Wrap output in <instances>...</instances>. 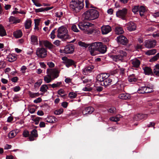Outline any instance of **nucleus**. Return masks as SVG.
Returning <instances> with one entry per match:
<instances>
[{
  "mask_svg": "<svg viewBox=\"0 0 159 159\" xmlns=\"http://www.w3.org/2000/svg\"><path fill=\"white\" fill-rule=\"evenodd\" d=\"M117 41L119 44L125 46L127 45L128 42L127 39L123 35H120L117 37Z\"/></svg>",
  "mask_w": 159,
  "mask_h": 159,
  "instance_id": "9d476101",
  "label": "nucleus"
},
{
  "mask_svg": "<svg viewBox=\"0 0 159 159\" xmlns=\"http://www.w3.org/2000/svg\"><path fill=\"white\" fill-rule=\"evenodd\" d=\"M146 86L140 87L139 88L138 90V92L139 93H146L147 90H146Z\"/></svg>",
  "mask_w": 159,
  "mask_h": 159,
  "instance_id": "2f4dec72",
  "label": "nucleus"
},
{
  "mask_svg": "<svg viewBox=\"0 0 159 159\" xmlns=\"http://www.w3.org/2000/svg\"><path fill=\"white\" fill-rule=\"evenodd\" d=\"M153 72L156 75L159 76V64H156L154 66Z\"/></svg>",
  "mask_w": 159,
  "mask_h": 159,
  "instance_id": "bb28decb",
  "label": "nucleus"
},
{
  "mask_svg": "<svg viewBox=\"0 0 159 159\" xmlns=\"http://www.w3.org/2000/svg\"><path fill=\"white\" fill-rule=\"evenodd\" d=\"M6 35L7 33L4 27L0 24V36L3 37Z\"/></svg>",
  "mask_w": 159,
  "mask_h": 159,
  "instance_id": "7c9ffc66",
  "label": "nucleus"
},
{
  "mask_svg": "<svg viewBox=\"0 0 159 159\" xmlns=\"http://www.w3.org/2000/svg\"><path fill=\"white\" fill-rule=\"evenodd\" d=\"M43 44L44 46L49 49H52L53 48L54 46L50 42L46 40L44 41L43 42Z\"/></svg>",
  "mask_w": 159,
  "mask_h": 159,
  "instance_id": "cd10ccee",
  "label": "nucleus"
},
{
  "mask_svg": "<svg viewBox=\"0 0 159 159\" xmlns=\"http://www.w3.org/2000/svg\"><path fill=\"white\" fill-rule=\"evenodd\" d=\"M139 6H134L132 9V11L135 14L137 13L139 11Z\"/></svg>",
  "mask_w": 159,
  "mask_h": 159,
  "instance_id": "3c124183",
  "label": "nucleus"
},
{
  "mask_svg": "<svg viewBox=\"0 0 159 159\" xmlns=\"http://www.w3.org/2000/svg\"><path fill=\"white\" fill-rule=\"evenodd\" d=\"M56 16L57 17L60 18L63 15V13L62 12H57L56 13Z\"/></svg>",
  "mask_w": 159,
  "mask_h": 159,
  "instance_id": "774afa93",
  "label": "nucleus"
},
{
  "mask_svg": "<svg viewBox=\"0 0 159 159\" xmlns=\"http://www.w3.org/2000/svg\"><path fill=\"white\" fill-rule=\"evenodd\" d=\"M102 34H107L110 32L111 30V27L108 25L102 26L101 28Z\"/></svg>",
  "mask_w": 159,
  "mask_h": 159,
  "instance_id": "6ab92c4d",
  "label": "nucleus"
},
{
  "mask_svg": "<svg viewBox=\"0 0 159 159\" xmlns=\"http://www.w3.org/2000/svg\"><path fill=\"white\" fill-rule=\"evenodd\" d=\"M32 1L33 3H34V5L37 7H40L42 6L41 4L37 2H36V0H32Z\"/></svg>",
  "mask_w": 159,
  "mask_h": 159,
  "instance_id": "052dcab7",
  "label": "nucleus"
},
{
  "mask_svg": "<svg viewBox=\"0 0 159 159\" xmlns=\"http://www.w3.org/2000/svg\"><path fill=\"white\" fill-rule=\"evenodd\" d=\"M109 76V74L105 73H102L98 75L96 77L97 81L103 83L106 78Z\"/></svg>",
  "mask_w": 159,
  "mask_h": 159,
  "instance_id": "ddd939ff",
  "label": "nucleus"
},
{
  "mask_svg": "<svg viewBox=\"0 0 159 159\" xmlns=\"http://www.w3.org/2000/svg\"><path fill=\"white\" fill-rule=\"evenodd\" d=\"M112 80L111 78V77L109 75V77L105 79L103 82L101 83V84L102 86L107 87L112 84Z\"/></svg>",
  "mask_w": 159,
  "mask_h": 159,
  "instance_id": "f3484780",
  "label": "nucleus"
},
{
  "mask_svg": "<svg viewBox=\"0 0 159 159\" xmlns=\"http://www.w3.org/2000/svg\"><path fill=\"white\" fill-rule=\"evenodd\" d=\"M44 80L45 82H46L47 83H48L51 82V81L53 80L52 78L50 77H47L46 76H45L44 77Z\"/></svg>",
  "mask_w": 159,
  "mask_h": 159,
  "instance_id": "c03bdc74",
  "label": "nucleus"
},
{
  "mask_svg": "<svg viewBox=\"0 0 159 159\" xmlns=\"http://www.w3.org/2000/svg\"><path fill=\"white\" fill-rule=\"evenodd\" d=\"M145 46L146 48H150L154 47L156 45V41L155 40H148L145 42Z\"/></svg>",
  "mask_w": 159,
  "mask_h": 159,
  "instance_id": "9b49d317",
  "label": "nucleus"
},
{
  "mask_svg": "<svg viewBox=\"0 0 159 159\" xmlns=\"http://www.w3.org/2000/svg\"><path fill=\"white\" fill-rule=\"evenodd\" d=\"M79 45L84 47H85V48H87L89 45V44H86L84 42H83L81 41H80L78 43Z\"/></svg>",
  "mask_w": 159,
  "mask_h": 159,
  "instance_id": "de8ad7c7",
  "label": "nucleus"
},
{
  "mask_svg": "<svg viewBox=\"0 0 159 159\" xmlns=\"http://www.w3.org/2000/svg\"><path fill=\"white\" fill-rule=\"evenodd\" d=\"M62 84V82H57L56 83H54L52 84V87L54 88L57 87H59Z\"/></svg>",
  "mask_w": 159,
  "mask_h": 159,
  "instance_id": "79ce46f5",
  "label": "nucleus"
},
{
  "mask_svg": "<svg viewBox=\"0 0 159 159\" xmlns=\"http://www.w3.org/2000/svg\"><path fill=\"white\" fill-rule=\"evenodd\" d=\"M99 12L94 9H90L84 13L85 19L92 20L97 18L99 16Z\"/></svg>",
  "mask_w": 159,
  "mask_h": 159,
  "instance_id": "7ed1b4c3",
  "label": "nucleus"
},
{
  "mask_svg": "<svg viewBox=\"0 0 159 159\" xmlns=\"http://www.w3.org/2000/svg\"><path fill=\"white\" fill-rule=\"evenodd\" d=\"M20 88L19 86H16L13 88V90L14 92H17L19 91Z\"/></svg>",
  "mask_w": 159,
  "mask_h": 159,
  "instance_id": "680f3d73",
  "label": "nucleus"
},
{
  "mask_svg": "<svg viewBox=\"0 0 159 159\" xmlns=\"http://www.w3.org/2000/svg\"><path fill=\"white\" fill-rule=\"evenodd\" d=\"M108 111L111 113L116 114V109L114 107H112L108 110Z\"/></svg>",
  "mask_w": 159,
  "mask_h": 159,
  "instance_id": "8fccbe9b",
  "label": "nucleus"
},
{
  "mask_svg": "<svg viewBox=\"0 0 159 159\" xmlns=\"http://www.w3.org/2000/svg\"><path fill=\"white\" fill-rule=\"evenodd\" d=\"M147 116V114L139 113L134 116L133 119L135 121H139L143 119H146Z\"/></svg>",
  "mask_w": 159,
  "mask_h": 159,
  "instance_id": "2eb2a0df",
  "label": "nucleus"
},
{
  "mask_svg": "<svg viewBox=\"0 0 159 159\" xmlns=\"http://www.w3.org/2000/svg\"><path fill=\"white\" fill-rule=\"evenodd\" d=\"M47 50L44 48H38L36 52V54L38 57L44 58L47 56Z\"/></svg>",
  "mask_w": 159,
  "mask_h": 159,
  "instance_id": "1a4fd4ad",
  "label": "nucleus"
},
{
  "mask_svg": "<svg viewBox=\"0 0 159 159\" xmlns=\"http://www.w3.org/2000/svg\"><path fill=\"white\" fill-rule=\"evenodd\" d=\"M13 35L14 37L16 38H18L21 37L22 35V32L20 30H19L13 33Z\"/></svg>",
  "mask_w": 159,
  "mask_h": 159,
  "instance_id": "c756f323",
  "label": "nucleus"
},
{
  "mask_svg": "<svg viewBox=\"0 0 159 159\" xmlns=\"http://www.w3.org/2000/svg\"><path fill=\"white\" fill-rule=\"evenodd\" d=\"M137 80V77L134 74L130 75L128 78V80L130 82H135Z\"/></svg>",
  "mask_w": 159,
  "mask_h": 159,
  "instance_id": "393cba45",
  "label": "nucleus"
},
{
  "mask_svg": "<svg viewBox=\"0 0 159 159\" xmlns=\"http://www.w3.org/2000/svg\"><path fill=\"white\" fill-rule=\"evenodd\" d=\"M48 89V85L43 84L41 86L40 91L42 92L45 93L47 91V89Z\"/></svg>",
  "mask_w": 159,
  "mask_h": 159,
  "instance_id": "e433bc0d",
  "label": "nucleus"
},
{
  "mask_svg": "<svg viewBox=\"0 0 159 159\" xmlns=\"http://www.w3.org/2000/svg\"><path fill=\"white\" fill-rule=\"evenodd\" d=\"M146 90H147L146 93H148L153 92L154 90L153 88L148 86H146Z\"/></svg>",
  "mask_w": 159,
  "mask_h": 159,
  "instance_id": "5fc2aeb1",
  "label": "nucleus"
},
{
  "mask_svg": "<svg viewBox=\"0 0 159 159\" xmlns=\"http://www.w3.org/2000/svg\"><path fill=\"white\" fill-rule=\"evenodd\" d=\"M56 120H57V119L56 117L53 116H50L47 117L46 119V121L48 122L54 123L56 121Z\"/></svg>",
  "mask_w": 159,
  "mask_h": 159,
  "instance_id": "b1692460",
  "label": "nucleus"
},
{
  "mask_svg": "<svg viewBox=\"0 0 159 159\" xmlns=\"http://www.w3.org/2000/svg\"><path fill=\"white\" fill-rule=\"evenodd\" d=\"M63 112L62 108H61L58 110H57L54 111V113L56 115H59L62 113Z\"/></svg>",
  "mask_w": 159,
  "mask_h": 159,
  "instance_id": "a18cd8bd",
  "label": "nucleus"
},
{
  "mask_svg": "<svg viewBox=\"0 0 159 159\" xmlns=\"http://www.w3.org/2000/svg\"><path fill=\"white\" fill-rule=\"evenodd\" d=\"M90 54L93 56L96 55L97 52L104 53L107 51V47L102 42H96L92 43L89 47Z\"/></svg>",
  "mask_w": 159,
  "mask_h": 159,
  "instance_id": "f257e3e1",
  "label": "nucleus"
},
{
  "mask_svg": "<svg viewBox=\"0 0 159 159\" xmlns=\"http://www.w3.org/2000/svg\"><path fill=\"white\" fill-rule=\"evenodd\" d=\"M159 58V52L157 53L155 56H153L150 60L151 62L154 61H157Z\"/></svg>",
  "mask_w": 159,
  "mask_h": 159,
  "instance_id": "a19ab883",
  "label": "nucleus"
},
{
  "mask_svg": "<svg viewBox=\"0 0 159 159\" xmlns=\"http://www.w3.org/2000/svg\"><path fill=\"white\" fill-rule=\"evenodd\" d=\"M31 42L34 43H36L38 42L37 38L36 36L34 35H32L31 37Z\"/></svg>",
  "mask_w": 159,
  "mask_h": 159,
  "instance_id": "ea45409f",
  "label": "nucleus"
},
{
  "mask_svg": "<svg viewBox=\"0 0 159 159\" xmlns=\"http://www.w3.org/2000/svg\"><path fill=\"white\" fill-rule=\"evenodd\" d=\"M116 32L118 34H122L124 33V31L122 27H117L115 29Z\"/></svg>",
  "mask_w": 159,
  "mask_h": 159,
  "instance_id": "72a5a7b5",
  "label": "nucleus"
},
{
  "mask_svg": "<svg viewBox=\"0 0 159 159\" xmlns=\"http://www.w3.org/2000/svg\"><path fill=\"white\" fill-rule=\"evenodd\" d=\"M91 24L89 23H80L78 25L80 29L84 31L85 33L92 34L93 32V29L89 28Z\"/></svg>",
  "mask_w": 159,
  "mask_h": 159,
  "instance_id": "39448f33",
  "label": "nucleus"
},
{
  "mask_svg": "<svg viewBox=\"0 0 159 159\" xmlns=\"http://www.w3.org/2000/svg\"><path fill=\"white\" fill-rule=\"evenodd\" d=\"M42 82V80H39L38 81L35 83L34 84V86L36 88L37 85H38L39 86L40 85Z\"/></svg>",
  "mask_w": 159,
  "mask_h": 159,
  "instance_id": "bf43d9fd",
  "label": "nucleus"
},
{
  "mask_svg": "<svg viewBox=\"0 0 159 159\" xmlns=\"http://www.w3.org/2000/svg\"><path fill=\"white\" fill-rule=\"evenodd\" d=\"M71 29L73 31L75 32H78L79 31V30L77 28V26L75 25H72Z\"/></svg>",
  "mask_w": 159,
  "mask_h": 159,
  "instance_id": "6e6d98bb",
  "label": "nucleus"
},
{
  "mask_svg": "<svg viewBox=\"0 0 159 159\" xmlns=\"http://www.w3.org/2000/svg\"><path fill=\"white\" fill-rule=\"evenodd\" d=\"M16 134V132L14 131H11L8 134V137L10 138H12L15 137Z\"/></svg>",
  "mask_w": 159,
  "mask_h": 159,
  "instance_id": "864d4df0",
  "label": "nucleus"
},
{
  "mask_svg": "<svg viewBox=\"0 0 159 159\" xmlns=\"http://www.w3.org/2000/svg\"><path fill=\"white\" fill-rule=\"evenodd\" d=\"M95 88V90L98 92L102 91L103 89V87L101 86H97Z\"/></svg>",
  "mask_w": 159,
  "mask_h": 159,
  "instance_id": "0e129e2a",
  "label": "nucleus"
},
{
  "mask_svg": "<svg viewBox=\"0 0 159 159\" xmlns=\"http://www.w3.org/2000/svg\"><path fill=\"white\" fill-rule=\"evenodd\" d=\"M38 136L37 131L36 129H33L31 132L30 136L29 137L30 141H32L34 140V137H37Z\"/></svg>",
  "mask_w": 159,
  "mask_h": 159,
  "instance_id": "aec40b11",
  "label": "nucleus"
},
{
  "mask_svg": "<svg viewBox=\"0 0 159 159\" xmlns=\"http://www.w3.org/2000/svg\"><path fill=\"white\" fill-rule=\"evenodd\" d=\"M71 2L70 7L74 13L79 11L84 7V0H72Z\"/></svg>",
  "mask_w": 159,
  "mask_h": 159,
  "instance_id": "f03ea898",
  "label": "nucleus"
},
{
  "mask_svg": "<svg viewBox=\"0 0 159 159\" xmlns=\"http://www.w3.org/2000/svg\"><path fill=\"white\" fill-rule=\"evenodd\" d=\"M8 58H9L8 61L10 62H13L17 59L16 57L12 54H10L8 56Z\"/></svg>",
  "mask_w": 159,
  "mask_h": 159,
  "instance_id": "4c0bfd02",
  "label": "nucleus"
},
{
  "mask_svg": "<svg viewBox=\"0 0 159 159\" xmlns=\"http://www.w3.org/2000/svg\"><path fill=\"white\" fill-rule=\"evenodd\" d=\"M156 52V50L155 49H152L148 50L146 53L147 55H153Z\"/></svg>",
  "mask_w": 159,
  "mask_h": 159,
  "instance_id": "58836bf2",
  "label": "nucleus"
},
{
  "mask_svg": "<svg viewBox=\"0 0 159 159\" xmlns=\"http://www.w3.org/2000/svg\"><path fill=\"white\" fill-rule=\"evenodd\" d=\"M146 10L145 7L143 6H141L139 7V11L140 15L142 16H144V13L145 12Z\"/></svg>",
  "mask_w": 159,
  "mask_h": 159,
  "instance_id": "a878e982",
  "label": "nucleus"
},
{
  "mask_svg": "<svg viewBox=\"0 0 159 159\" xmlns=\"http://www.w3.org/2000/svg\"><path fill=\"white\" fill-rule=\"evenodd\" d=\"M64 64L68 68L69 67L72 66H74L75 68L76 67V65L75 64V62L71 59H69L68 60L66 61H64Z\"/></svg>",
  "mask_w": 159,
  "mask_h": 159,
  "instance_id": "a211bd4d",
  "label": "nucleus"
},
{
  "mask_svg": "<svg viewBox=\"0 0 159 159\" xmlns=\"http://www.w3.org/2000/svg\"><path fill=\"white\" fill-rule=\"evenodd\" d=\"M120 115H117L116 116L111 117L110 118V120L114 122H117L120 120Z\"/></svg>",
  "mask_w": 159,
  "mask_h": 159,
  "instance_id": "f704fd0d",
  "label": "nucleus"
},
{
  "mask_svg": "<svg viewBox=\"0 0 159 159\" xmlns=\"http://www.w3.org/2000/svg\"><path fill=\"white\" fill-rule=\"evenodd\" d=\"M94 68V66L93 65H90L85 67L83 70L84 73H86L87 72H91L92 70Z\"/></svg>",
  "mask_w": 159,
  "mask_h": 159,
  "instance_id": "c85d7f7f",
  "label": "nucleus"
},
{
  "mask_svg": "<svg viewBox=\"0 0 159 159\" xmlns=\"http://www.w3.org/2000/svg\"><path fill=\"white\" fill-rule=\"evenodd\" d=\"M23 135L25 137H29L30 135L29 131L27 130H25L24 131Z\"/></svg>",
  "mask_w": 159,
  "mask_h": 159,
  "instance_id": "603ef678",
  "label": "nucleus"
},
{
  "mask_svg": "<svg viewBox=\"0 0 159 159\" xmlns=\"http://www.w3.org/2000/svg\"><path fill=\"white\" fill-rule=\"evenodd\" d=\"M94 111V108L92 107H84L82 110V113L84 115L91 114Z\"/></svg>",
  "mask_w": 159,
  "mask_h": 159,
  "instance_id": "dca6fc26",
  "label": "nucleus"
},
{
  "mask_svg": "<svg viewBox=\"0 0 159 159\" xmlns=\"http://www.w3.org/2000/svg\"><path fill=\"white\" fill-rule=\"evenodd\" d=\"M46 73L48 76L51 77L54 80L59 76V71L56 68H48L47 70Z\"/></svg>",
  "mask_w": 159,
  "mask_h": 159,
  "instance_id": "0eeeda50",
  "label": "nucleus"
},
{
  "mask_svg": "<svg viewBox=\"0 0 159 159\" xmlns=\"http://www.w3.org/2000/svg\"><path fill=\"white\" fill-rule=\"evenodd\" d=\"M131 61L133 65V67L136 68H138L139 67L140 64V61L139 60L135 59L131 60Z\"/></svg>",
  "mask_w": 159,
  "mask_h": 159,
  "instance_id": "412c9836",
  "label": "nucleus"
},
{
  "mask_svg": "<svg viewBox=\"0 0 159 159\" xmlns=\"http://www.w3.org/2000/svg\"><path fill=\"white\" fill-rule=\"evenodd\" d=\"M29 95L30 97L32 98H35L39 96V93H34L31 92H30L29 93Z\"/></svg>",
  "mask_w": 159,
  "mask_h": 159,
  "instance_id": "37998d69",
  "label": "nucleus"
},
{
  "mask_svg": "<svg viewBox=\"0 0 159 159\" xmlns=\"http://www.w3.org/2000/svg\"><path fill=\"white\" fill-rule=\"evenodd\" d=\"M143 69L144 70V73L146 75H149L153 73V70L152 71L151 68L149 67L145 66L143 67Z\"/></svg>",
  "mask_w": 159,
  "mask_h": 159,
  "instance_id": "5701e85b",
  "label": "nucleus"
},
{
  "mask_svg": "<svg viewBox=\"0 0 159 159\" xmlns=\"http://www.w3.org/2000/svg\"><path fill=\"white\" fill-rule=\"evenodd\" d=\"M68 105V103L67 102H63L61 103V106L65 108H66Z\"/></svg>",
  "mask_w": 159,
  "mask_h": 159,
  "instance_id": "338daca9",
  "label": "nucleus"
},
{
  "mask_svg": "<svg viewBox=\"0 0 159 159\" xmlns=\"http://www.w3.org/2000/svg\"><path fill=\"white\" fill-rule=\"evenodd\" d=\"M34 9L35 10V12L36 13H38V12H39L44 11L43 8H39V9L34 8Z\"/></svg>",
  "mask_w": 159,
  "mask_h": 159,
  "instance_id": "13d9d810",
  "label": "nucleus"
},
{
  "mask_svg": "<svg viewBox=\"0 0 159 159\" xmlns=\"http://www.w3.org/2000/svg\"><path fill=\"white\" fill-rule=\"evenodd\" d=\"M42 101V99L40 98H37L36 99L34 100V102L35 103H38L40 102H41Z\"/></svg>",
  "mask_w": 159,
  "mask_h": 159,
  "instance_id": "69168bd1",
  "label": "nucleus"
},
{
  "mask_svg": "<svg viewBox=\"0 0 159 159\" xmlns=\"http://www.w3.org/2000/svg\"><path fill=\"white\" fill-rule=\"evenodd\" d=\"M32 21L31 20H27L25 23V27L26 29H29L31 26Z\"/></svg>",
  "mask_w": 159,
  "mask_h": 159,
  "instance_id": "c9c22d12",
  "label": "nucleus"
},
{
  "mask_svg": "<svg viewBox=\"0 0 159 159\" xmlns=\"http://www.w3.org/2000/svg\"><path fill=\"white\" fill-rule=\"evenodd\" d=\"M127 30L129 31H134L136 29V25L133 21H130L126 24Z\"/></svg>",
  "mask_w": 159,
  "mask_h": 159,
  "instance_id": "f8f14e48",
  "label": "nucleus"
},
{
  "mask_svg": "<svg viewBox=\"0 0 159 159\" xmlns=\"http://www.w3.org/2000/svg\"><path fill=\"white\" fill-rule=\"evenodd\" d=\"M47 65L50 68L54 67L55 66L54 64L52 62H48L47 63Z\"/></svg>",
  "mask_w": 159,
  "mask_h": 159,
  "instance_id": "e2e57ef3",
  "label": "nucleus"
},
{
  "mask_svg": "<svg viewBox=\"0 0 159 159\" xmlns=\"http://www.w3.org/2000/svg\"><path fill=\"white\" fill-rule=\"evenodd\" d=\"M57 93L58 94L61 95V94H64L65 92L63 89H61L57 91Z\"/></svg>",
  "mask_w": 159,
  "mask_h": 159,
  "instance_id": "4d7b16f0",
  "label": "nucleus"
},
{
  "mask_svg": "<svg viewBox=\"0 0 159 159\" xmlns=\"http://www.w3.org/2000/svg\"><path fill=\"white\" fill-rule=\"evenodd\" d=\"M9 21L13 23H17L20 22V20L16 19L15 17L13 16H11L9 18Z\"/></svg>",
  "mask_w": 159,
  "mask_h": 159,
  "instance_id": "473e14b6",
  "label": "nucleus"
},
{
  "mask_svg": "<svg viewBox=\"0 0 159 159\" xmlns=\"http://www.w3.org/2000/svg\"><path fill=\"white\" fill-rule=\"evenodd\" d=\"M57 29H54L51 32L50 35V38L52 39H54L55 37V33L57 31Z\"/></svg>",
  "mask_w": 159,
  "mask_h": 159,
  "instance_id": "09e8293b",
  "label": "nucleus"
},
{
  "mask_svg": "<svg viewBox=\"0 0 159 159\" xmlns=\"http://www.w3.org/2000/svg\"><path fill=\"white\" fill-rule=\"evenodd\" d=\"M77 96V94L74 92H70L69 94V97L70 98H75Z\"/></svg>",
  "mask_w": 159,
  "mask_h": 159,
  "instance_id": "49530a36",
  "label": "nucleus"
},
{
  "mask_svg": "<svg viewBox=\"0 0 159 159\" xmlns=\"http://www.w3.org/2000/svg\"><path fill=\"white\" fill-rule=\"evenodd\" d=\"M65 48L66 54H72L74 51L75 46L73 44H69L66 45Z\"/></svg>",
  "mask_w": 159,
  "mask_h": 159,
  "instance_id": "4468645a",
  "label": "nucleus"
},
{
  "mask_svg": "<svg viewBox=\"0 0 159 159\" xmlns=\"http://www.w3.org/2000/svg\"><path fill=\"white\" fill-rule=\"evenodd\" d=\"M117 52H118V54L111 56V57L115 61L123 60L127 56L126 52L123 50H118Z\"/></svg>",
  "mask_w": 159,
  "mask_h": 159,
  "instance_id": "423d86ee",
  "label": "nucleus"
},
{
  "mask_svg": "<svg viewBox=\"0 0 159 159\" xmlns=\"http://www.w3.org/2000/svg\"><path fill=\"white\" fill-rule=\"evenodd\" d=\"M118 97L122 100H128L131 97L128 93H123L119 94Z\"/></svg>",
  "mask_w": 159,
  "mask_h": 159,
  "instance_id": "4be33fe9",
  "label": "nucleus"
},
{
  "mask_svg": "<svg viewBox=\"0 0 159 159\" xmlns=\"http://www.w3.org/2000/svg\"><path fill=\"white\" fill-rule=\"evenodd\" d=\"M57 37L62 39V40H66L70 38V36L67 34L68 30L64 26L59 27L57 31Z\"/></svg>",
  "mask_w": 159,
  "mask_h": 159,
  "instance_id": "20e7f679",
  "label": "nucleus"
},
{
  "mask_svg": "<svg viewBox=\"0 0 159 159\" xmlns=\"http://www.w3.org/2000/svg\"><path fill=\"white\" fill-rule=\"evenodd\" d=\"M127 11V9L124 8L122 10H119L116 11V15L117 17L120 18L123 20H125Z\"/></svg>",
  "mask_w": 159,
  "mask_h": 159,
  "instance_id": "6e6552de",
  "label": "nucleus"
}]
</instances>
